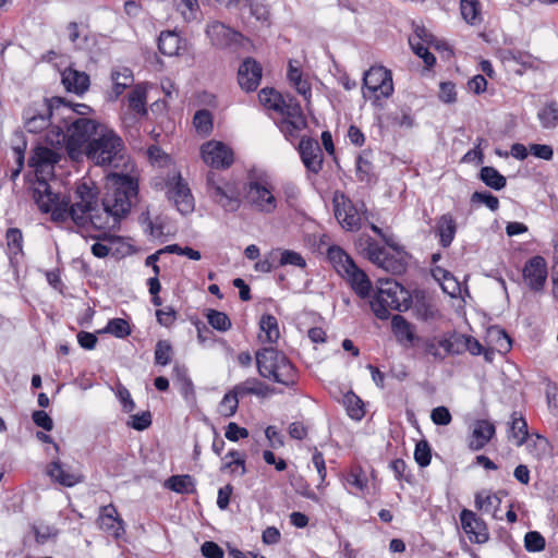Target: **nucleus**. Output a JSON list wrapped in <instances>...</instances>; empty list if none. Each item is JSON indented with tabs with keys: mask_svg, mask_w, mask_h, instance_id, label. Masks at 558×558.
Here are the masks:
<instances>
[{
	"mask_svg": "<svg viewBox=\"0 0 558 558\" xmlns=\"http://www.w3.org/2000/svg\"><path fill=\"white\" fill-rule=\"evenodd\" d=\"M107 193L101 199L104 214L99 211V190L92 180H83L74 190V203L70 196L53 193L47 181L38 182L33 198L39 210L51 214L54 222H65L69 218L80 228L92 225L95 229L118 228L133 204L137 201L138 180L128 173L110 172L106 175Z\"/></svg>",
	"mask_w": 558,
	"mask_h": 558,
	"instance_id": "f257e3e1",
	"label": "nucleus"
},
{
	"mask_svg": "<svg viewBox=\"0 0 558 558\" xmlns=\"http://www.w3.org/2000/svg\"><path fill=\"white\" fill-rule=\"evenodd\" d=\"M70 120V116L61 117V124L52 125L46 135V141L51 146L64 145L68 156L77 161L83 157L86 145L105 124L84 117Z\"/></svg>",
	"mask_w": 558,
	"mask_h": 558,
	"instance_id": "f03ea898",
	"label": "nucleus"
},
{
	"mask_svg": "<svg viewBox=\"0 0 558 558\" xmlns=\"http://www.w3.org/2000/svg\"><path fill=\"white\" fill-rule=\"evenodd\" d=\"M255 360L259 376L265 379L293 388L298 384V369L289 357L276 348L257 350Z\"/></svg>",
	"mask_w": 558,
	"mask_h": 558,
	"instance_id": "7ed1b4c3",
	"label": "nucleus"
},
{
	"mask_svg": "<svg viewBox=\"0 0 558 558\" xmlns=\"http://www.w3.org/2000/svg\"><path fill=\"white\" fill-rule=\"evenodd\" d=\"M124 149L121 136L105 124L86 145L83 156L96 166L118 168L123 160Z\"/></svg>",
	"mask_w": 558,
	"mask_h": 558,
	"instance_id": "20e7f679",
	"label": "nucleus"
},
{
	"mask_svg": "<svg viewBox=\"0 0 558 558\" xmlns=\"http://www.w3.org/2000/svg\"><path fill=\"white\" fill-rule=\"evenodd\" d=\"M59 108H64L63 98H45L41 102H33L24 109V126L29 133H39L51 124V119L59 121Z\"/></svg>",
	"mask_w": 558,
	"mask_h": 558,
	"instance_id": "39448f33",
	"label": "nucleus"
},
{
	"mask_svg": "<svg viewBox=\"0 0 558 558\" xmlns=\"http://www.w3.org/2000/svg\"><path fill=\"white\" fill-rule=\"evenodd\" d=\"M361 253L374 265L392 275H402L407 270V255L391 254L385 247L380 246L376 240L371 236L359 240Z\"/></svg>",
	"mask_w": 558,
	"mask_h": 558,
	"instance_id": "423d86ee",
	"label": "nucleus"
},
{
	"mask_svg": "<svg viewBox=\"0 0 558 558\" xmlns=\"http://www.w3.org/2000/svg\"><path fill=\"white\" fill-rule=\"evenodd\" d=\"M393 93L391 72L384 66H372L363 76V97H373V106L383 109L380 97L388 98Z\"/></svg>",
	"mask_w": 558,
	"mask_h": 558,
	"instance_id": "0eeeda50",
	"label": "nucleus"
},
{
	"mask_svg": "<svg viewBox=\"0 0 558 558\" xmlns=\"http://www.w3.org/2000/svg\"><path fill=\"white\" fill-rule=\"evenodd\" d=\"M207 190L211 199L227 213H235L241 207L240 192L231 183L221 185L217 173L209 171L206 177Z\"/></svg>",
	"mask_w": 558,
	"mask_h": 558,
	"instance_id": "6e6552de",
	"label": "nucleus"
},
{
	"mask_svg": "<svg viewBox=\"0 0 558 558\" xmlns=\"http://www.w3.org/2000/svg\"><path fill=\"white\" fill-rule=\"evenodd\" d=\"M204 162L215 169H228L234 161L233 150L222 142L209 141L202 145Z\"/></svg>",
	"mask_w": 558,
	"mask_h": 558,
	"instance_id": "1a4fd4ad",
	"label": "nucleus"
},
{
	"mask_svg": "<svg viewBox=\"0 0 558 558\" xmlns=\"http://www.w3.org/2000/svg\"><path fill=\"white\" fill-rule=\"evenodd\" d=\"M244 197L257 210L270 214L277 207V201L270 190L257 181L244 185Z\"/></svg>",
	"mask_w": 558,
	"mask_h": 558,
	"instance_id": "9d476101",
	"label": "nucleus"
},
{
	"mask_svg": "<svg viewBox=\"0 0 558 558\" xmlns=\"http://www.w3.org/2000/svg\"><path fill=\"white\" fill-rule=\"evenodd\" d=\"M461 527L471 543L484 544L489 539L486 522L474 511L462 509L460 512Z\"/></svg>",
	"mask_w": 558,
	"mask_h": 558,
	"instance_id": "9b49d317",
	"label": "nucleus"
},
{
	"mask_svg": "<svg viewBox=\"0 0 558 558\" xmlns=\"http://www.w3.org/2000/svg\"><path fill=\"white\" fill-rule=\"evenodd\" d=\"M206 35L210 39L213 46L225 49L240 46L243 35L230 28L219 21H214L206 27Z\"/></svg>",
	"mask_w": 558,
	"mask_h": 558,
	"instance_id": "f8f14e48",
	"label": "nucleus"
},
{
	"mask_svg": "<svg viewBox=\"0 0 558 558\" xmlns=\"http://www.w3.org/2000/svg\"><path fill=\"white\" fill-rule=\"evenodd\" d=\"M298 151L307 171L317 174L323 168V151L317 140L303 136L299 143Z\"/></svg>",
	"mask_w": 558,
	"mask_h": 558,
	"instance_id": "ddd939ff",
	"label": "nucleus"
},
{
	"mask_svg": "<svg viewBox=\"0 0 558 558\" xmlns=\"http://www.w3.org/2000/svg\"><path fill=\"white\" fill-rule=\"evenodd\" d=\"M174 183L169 187L168 197L182 215H189L194 210V197L187 183L178 173L173 177Z\"/></svg>",
	"mask_w": 558,
	"mask_h": 558,
	"instance_id": "4468645a",
	"label": "nucleus"
},
{
	"mask_svg": "<svg viewBox=\"0 0 558 558\" xmlns=\"http://www.w3.org/2000/svg\"><path fill=\"white\" fill-rule=\"evenodd\" d=\"M522 275L531 290H542L547 278V265L545 258L539 255L530 258L523 267Z\"/></svg>",
	"mask_w": 558,
	"mask_h": 558,
	"instance_id": "2eb2a0df",
	"label": "nucleus"
},
{
	"mask_svg": "<svg viewBox=\"0 0 558 558\" xmlns=\"http://www.w3.org/2000/svg\"><path fill=\"white\" fill-rule=\"evenodd\" d=\"M262 65L253 58H245L238 70V82L240 87L247 92L257 89L262 78Z\"/></svg>",
	"mask_w": 558,
	"mask_h": 558,
	"instance_id": "dca6fc26",
	"label": "nucleus"
},
{
	"mask_svg": "<svg viewBox=\"0 0 558 558\" xmlns=\"http://www.w3.org/2000/svg\"><path fill=\"white\" fill-rule=\"evenodd\" d=\"M97 521L102 531L109 533L117 539L125 533L124 521L119 515L113 504L100 507Z\"/></svg>",
	"mask_w": 558,
	"mask_h": 558,
	"instance_id": "f3484780",
	"label": "nucleus"
},
{
	"mask_svg": "<svg viewBox=\"0 0 558 558\" xmlns=\"http://www.w3.org/2000/svg\"><path fill=\"white\" fill-rule=\"evenodd\" d=\"M360 299L371 296L373 284L367 274L355 263L349 267V271L342 277Z\"/></svg>",
	"mask_w": 558,
	"mask_h": 558,
	"instance_id": "a211bd4d",
	"label": "nucleus"
},
{
	"mask_svg": "<svg viewBox=\"0 0 558 558\" xmlns=\"http://www.w3.org/2000/svg\"><path fill=\"white\" fill-rule=\"evenodd\" d=\"M501 495H506V492L499 490L494 493L483 489L475 494L474 506L476 510L484 513H492L494 519L501 520L502 518L498 515L501 506Z\"/></svg>",
	"mask_w": 558,
	"mask_h": 558,
	"instance_id": "6ab92c4d",
	"label": "nucleus"
},
{
	"mask_svg": "<svg viewBox=\"0 0 558 558\" xmlns=\"http://www.w3.org/2000/svg\"><path fill=\"white\" fill-rule=\"evenodd\" d=\"M61 83L68 92L83 95L89 88L90 80L85 72L69 66L61 72Z\"/></svg>",
	"mask_w": 558,
	"mask_h": 558,
	"instance_id": "aec40b11",
	"label": "nucleus"
},
{
	"mask_svg": "<svg viewBox=\"0 0 558 558\" xmlns=\"http://www.w3.org/2000/svg\"><path fill=\"white\" fill-rule=\"evenodd\" d=\"M391 329L401 345L404 348L414 347L418 336L414 332L413 325L403 316L397 314L391 317Z\"/></svg>",
	"mask_w": 558,
	"mask_h": 558,
	"instance_id": "412c9836",
	"label": "nucleus"
},
{
	"mask_svg": "<svg viewBox=\"0 0 558 558\" xmlns=\"http://www.w3.org/2000/svg\"><path fill=\"white\" fill-rule=\"evenodd\" d=\"M495 426L487 420H478L474 425L470 449L477 451L483 449L494 437Z\"/></svg>",
	"mask_w": 558,
	"mask_h": 558,
	"instance_id": "4be33fe9",
	"label": "nucleus"
},
{
	"mask_svg": "<svg viewBox=\"0 0 558 558\" xmlns=\"http://www.w3.org/2000/svg\"><path fill=\"white\" fill-rule=\"evenodd\" d=\"M47 474L53 482L65 487H72L83 481L82 475L65 470L59 460L52 461L48 465Z\"/></svg>",
	"mask_w": 558,
	"mask_h": 558,
	"instance_id": "5701e85b",
	"label": "nucleus"
},
{
	"mask_svg": "<svg viewBox=\"0 0 558 558\" xmlns=\"http://www.w3.org/2000/svg\"><path fill=\"white\" fill-rule=\"evenodd\" d=\"M112 90L108 95L107 100L116 101L123 92L133 84V73L129 68L122 70H112L111 72Z\"/></svg>",
	"mask_w": 558,
	"mask_h": 558,
	"instance_id": "b1692460",
	"label": "nucleus"
},
{
	"mask_svg": "<svg viewBox=\"0 0 558 558\" xmlns=\"http://www.w3.org/2000/svg\"><path fill=\"white\" fill-rule=\"evenodd\" d=\"M335 216L343 229L348 231H354L360 229L361 217L351 202H349L348 205H344L342 209L339 207V205H336Z\"/></svg>",
	"mask_w": 558,
	"mask_h": 558,
	"instance_id": "393cba45",
	"label": "nucleus"
},
{
	"mask_svg": "<svg viewBox=\"0 0 558 558\" xmlns=\"http://www.w3.org/2000/svg\"><path fill=\"white\" fill-rule=\"evenodd\" d=\"M61 159V154L54 149L46 146H37L34 148L32 156L28 159L29 167H47L54 166Z\"/></svg>",
	"mask_w": 558,
	"mask_h": 558,
	"instance_id": "a878e982",
	"label": "nucleus"
},
{
	"mask_svg": "<svg viewBox=\"0 0 558 558\" xmlns=\"http://www.w3.org/2000/svg\"><path fill=\"white\" fill-rule=\"evenodd\" d=\"M457 232V223L450 214L439 217L436 225V234L440 245L446 248L451 245Z\"/></svg>",
	"mask_w": 558,
	"mask_h": 558,
	"instance_id": "bb28decb",
	"label": "nucleus"
},
{
	"mask_svg": "<svg viewBox=\"0 0 558 558\" xmlns=\"http://www.w3.org/2000/svg\"><path fill=\"white\" fill-rule=\"evenodd\" d=\"M327 258L341 277L345 276L349 271V267L355 263L354 259L338 245H331L328 248Z\"/></svg>",
	"mask_w": 558,
	"mask_h": 558,
	"instance_id": "cd10ccee",
	"label": "nucleus"
},
{
	"mask_svg": "<svg viewBox=\"0 0 558 558\" xmlns=\"http://www.w3.org/2000/svg\"><path fill=\"white\" fill-rule=\"evenodd\" d=\"M327 258L341 277L345 276L349 271V267L355 263L354 259L338 245H331L328 248Z\"/></svg>",
	"mask_w": 558,
	"mask_h": 558,
	"instance_id": "c85d7f7f",
	"label": "nucleus"
},
{
	"mask_svg": "<svg viewBox=\"0 0 558 558\" xmlns=\"http://www.w3.org/2000/svg\"><path fill=\"white\" fill-rule=\"evenodd\" d=\"M8 254L11 265L17 263L16 256L23 255V233L19 228H9L5 232Z\"/></svg>",
	"mask_w": 558,
	"mask_h": 558,
	"instance_id": "c756f323",
	"label": "nucleus"
},
{
	"mask_svg": "<svg viewBox=\"0 0 558 558\" xmlns=\"http://www.w3.org/2000/svg\"><path fill=\"white\" fill-rule=\"evenodd\" d=\"M181 38L173 31H162L158 37V50L163 56L172 57L179 53Z\"/></svg>",
	"mask_w": 558,
	"mask_h": 558,
	"instance_id": "7c9ffc66",
	"label": "nucleus"
},
{
	"mask_svg": "<svg viewBox=\"0 0 558 558\" xmlns=\"http://www.w3.org/2000/svg\"><path fill=\"white\" fill-rule=\"evenodd\" d=\"M147 90L142 84L133 87L128 96L129 108L141 117L147 116L146 108Z\"/></svg>",
	"mask_w": 558,
	"mask_h": 558,
	"instance_id": "2f4dec72",
	"label": "nucleus"
},
{
	"mask_svg": "<svg viewBox=\"0 0 558 558\" xmlns=\"http://www.w3.org/2000/svg\"><path fill=\"white\" fill-rule=\"evenodd\" d=\"M175 380L179 384V389L185 401L192 402L195 400V390L192 379L187 374V369L184 366L175 365L173 367Z\"/></svg>",
	"mask_w": 558,
	"mask_h": 558,
	"instance_id": "473e14b6",
	"label": "nucleus"
},
{
	"mask_svg": "<svg viewBox=\"0 0 558 558\" xmlns=\"http://www.w3.org/2000/svg\"><path fill=\"white\" fill-rule=\"evenodd\" d=\"M478 179L488 187L500 191L507 184V179L496 168L484 166L481 168Z\"/></svg>",
	"mask_w": 558,
	"mask_h": 558,
	"instance_id": "72a5a7b5",
	"label": "nucleus"
},
{
	"mask_svg": "<svg viewBox=\"0 0 558 558\" xmlns=\"http://www.w3.org/2000/svg\"><path fill=\"white\" fill-rule=\"evenodd\" d=\"M165 486L178 494H190L195 490V480L189 474L172 475L165 482Z\"/></svg>",
	"mask_w": 558,
	"mask_h": 558,
	"instance_id": "f704fd0d",
	"label": "nucleus"
},
{
	"mask_svg": "<svg viewBox=\"0 0 558 558\" xmlns=\"http://www.w3.org/2000/svg\"><path fill=\"white\" fill-rule=\"evenodd\" d=\"M433 277L441 282V288L444 292L448 293L451 296H456L458 292H460L459 282L456 280L453 275L441 267H436L433 269Z\"/></svg>",
	"mask_w": 558,
	"mask_h": 558,
	"instance_id": "c9c22d12",
	"label": "nucleus"
},
{
	"mask_svg": "<svg viewBox=\"0 0 558 558\" xmlns=\"http://www.w3.org/2000/svg\"><path fill=\"white\" fill-rule=\"evenodd\" d=\"M259 102L276 112L282 110L283 96L272 87L262 88L258 93Z\"/></svg>",
	"mask_w": 558,
	"mask_h": 558,
	"instance_id": "e433bc0d",
	"label": "nucleus"
},
{
	"mask_svg": "<svg viewBox=\"0 0 558 558\" xmlns=\"http://www.w3.org/2000/svg\"><path fill=\"white\" fill-rule=\"evenodd\" d=\"M417 352H421L424 355H432L435 360L442 361L445 359V354L439 351L438 341H436L435 337H420L414 343V347Z\"/></svg>",
	"mask_w": 558,
	"mask_h": 558,
	"instance_id": "4c0bfd02",
	"label": "nucleus"
},
{
	"mask_svg": "<svg viewBox=\"0 0 558 558\" xmlns=\"http://www.w3.org/2000/svg\"><path fill=\"white\" fill-rule=\"evenodd\" d=\"M193 125L197 134L208 136L213 132L214 121L213 114L208 109H199L195 112L193 118Z\"/></svg>",
	"mask_w": 558,
	"mask_h": 558,
	"instance_id": "58836bf2",
	"label": "nucleus"
},
{
	"mask_svg": "<svg viewBox=\"0 0 558 558\" xmlns=\"http://www.w3.org/2000/svg\"><path fill=\"white\" fill-rule=\"evenodd\" d=\"M289 484L298 495L313 501H318V496L310 488L307 481L298 472L289 473Z\"/></svg>",
	"mask_w": 558,
	"mask_h": 558,
	"instance_id": "ea45409f",
	"label": "nucleus"
},
{
	"mask_svg": "<svg viewBox=\"0 0 558 558\" xmlns=\"http://www.w3.org/2000/svg\"><path fill=\"white\" fill-rule=\"evenodd\" d=\"M343 404L351 418L360 421L365 415L364 403L353 391H348L343 396Z\"/></svg>",
	"mask_w": 558,
	"mask_h": 558,
	"instance_id": "a19ab883",
	"label": "nucleus"
},
{
	"mask_svg": "<svg viewBox=\"0 0 558 558\" xmlns=\"http://www.w3.org/2000/svg\"><path fill=\"white\" fill-rule=\"evenodd\" d=\"M260 330L265 332V340L275 343L280 337L278 320L271 314H264L259 319Z\"/></svg>",
	"mask_w": 558,
	"mask_h": 558,
	"instance_id": "79ce46f5",
	"label": "nucleus"
},
{
	"mask_svg": "<svg viewBox=\"0 0 558 558\" xmlns=\"http://www.w3.org/2000/svg\"><path fill=\"white\" fill-rule=\"evenodd\" d=\"M510 433L511 437L517 439V446H522L529 437L527 423L522 415L518 416L517 412L511 415Z\"/></svg>",
	"mask_w": 558,
	"mask_h": 558,
	"instance_id": "37998d69",
	"label": "nucleus"
},
{
	"mask_svg": "<svg viewBox=\"0 0 558 558\" xmlns=\"http://www.w3.org/2000/svg\"><path fill=\"white\" fill-rule=\"evenodd\" d=\"M208 324L218 331H227L231 328L229 316L220 311L208 308L205 313Z\"/></svg>",
	"mask_w": 558,
	"mask_h": 558,
	"instance_id": "c03bdc74",
	"label": "nucleus"
},
{
	"mask_svg": "<svg viewBox=\"0 0 558 558\" xmlns=\"http://www.w3.org/2000/svg\"><path fill=\"white\" fill-rule=\"evenodd\" d=\"M438 345L442 348L448 355L461 354L463 352V336L456 332L438 340Z\"/></svg>",
	"mask_w": 558,
	"mask_h": 558,
	"instance_id": "a18cd8bd",
	"label": "nucleus"
},
{
	"mask_svg": "<svg viewBox=\"0 0 558 558\" xmlns=\"http://www.w3.org/2000/svg\"><path fill=\"white\" fill-rule=\"evenodd\" d=\"M278 126L284 137L291 141L306 126V119H282Z\"/></svg>",
	"mask_w": 558,
	"mask_h": 558,
	"instance_id": "49530a36",
	"label": "nucleus"
},
{
	"mask_svg": "<svg viewBox=\"0 0 558 558\" xmlns=\"http://www.w3.org/2000/svg\"><path fill=\"white\" fill-rule=\"evenodd\" d=\"M537 117L543 128H556L558 124V105L554 101L547 104L542 110H539Z\"/></svg>",
	"mask_w": 558,
	"mask_h": 558,
	"instance_id": "de8ad7c7",
	"label": "nucleus"
},
{
	"mask_svg": "<svg viewBox=\"0 0 558 558\" xmlns=\"http://www.w3.org/2000/svg\"><path fill=\"white\" fill-rule=\"evenodd\" d=\"M278 112L284 117L283 119H305L300 102L290 95L283 96L282 110Z\"/></svg>",
	"mask_w": 558,
	"mask_h": 558,
	"instance_id": "09e8293b",
	"label": "nucleus"
},
{
	"mask_svg": "<svg viewBox=\"0 0 558 558\" xmlns=\"http://www.w3.org/2000/svg\"><path fill=\"white\" fill-rule=\"evenodd\" d=\"M100 332L111 333L117 338L123 339L131 333V328L125 319L112 318Z\"/></svg>",
	"mask_w": 558,
	"mask_h": 558,
	"instance_id": "8fccbe9b",
	"label": "nucleus"
},
{
	"mask_svg": "<svg viewBox=\"0 0 558 558\" xmlns=\"http://www.w3.org/2000/svg\"><path fill=\"white\" fill-rule=\"evenodd\" d=\"M387 119L395 126L410 129L414 125V118L411 113L410 107H402L400 112H390L387 114Z\"/></svg>",
	"mask_w": 558,
	"mask_h": 558,
	"instance_id": "3c124183",
	"label": "nucleus"
},
{
	"mask_svg": "<svg viewBox=\"0 0 558 558\" xmlns=\"http://www.w3.org/2000/svg\"><path fill=\"white\" fill-rule=\"evenodd\" d=\"M239 8H247L252 16L257 21L267 22L269 17V11L267 7L259 0H241Z\"/></svg>",
	"mask_w": 558,
	"mask_h": 558,
	"instance_id": "603ef678",
	"label": "nucleus"
},
{
	"mask_svg": "<svg viewBox=\"0 0 558 558\" xmlns=\"http://www.w3.org/2000/svg\"><path fill=\"white\" fill-rule=\"evenodd\" d=\"M277 252L280 254V259L278 263V266L291 265V266H295L299 268L306 267V262L300 253L292 251V250H281V248H278Z\"/></svg>",
	"mask_w": 558,
	"mask_h": 558,
	"instance_id": "864d4df0",
	"label": "nucleus"
},
{
	"mask_svg": "<svg viewBox=\"0 0 558 558\" xmlns=\"http://www.w3.org/2000/svg\"><path fill=\"white\" fill-rule=\"evenodd\" d=\"M369 305L372 312L378 319L386 320L390 317V303L386 298H383V295L376 293L369 301Z\"/></svg>",
	"mask_w": 558,
	"mask_h": 558,
	"instance_id": "5fc2aeb1",
	"label": "nucleus"
},
{
	"mask_svg": "<svg viewBox=\"0 0 558 558\" xmlns=\"http://www.w3.org/2000/svg\"><path fill=\"white\" fill-rule=\"evenodd\" d=\"M173 354L172 345L168 340H159L155 347V363L166 366L171 362Z\"/></svg>",
	"mask_w": 558,
	"mask_h": 558,
	"instance_id": "6e6d98bb",
	"label": "nucleus"
},
{
	"mask_svg": "<svg viewBox=\"0 0 558 558\" xmlns=\"http://www.w3.org/2000/svg\"><path fill=\"white\" fill-rule=\"evenodd\" d=\"M414 460L421 468H426L430 464L432 448L426 439H421L415 445Z\"/></svg>",
	"mask_w": 558,
	"mask_h": 558,
	"instance_id": "4d7b16f0",
	"label": "nucleus"
},
{
	"mask_svg": "<svg viewBox=\"0 0 558 558\" xmlns=\"http://www.w3.org/2000/svg\"><path fill=\"white\" fill-rule=\"evenodd\" d=\"M239 397L233 390L228 391L219 404V412L225 417H231L236 413Z\"/></svg>",
	"mask_w": 558,
	"mask_h": 558,
	"instance_id": "13d9d810",
	"label": "nucleus"
},
{
	"mask_svg": "<svg viewBox=\"0 0 558 558\" xmlns=\"http://www.w3.org/2000/svg\"><path fill=\"white\" fill-rule=\"evenodd\" d=\"M461 14L469 24H476L480 14V3L477 0H461Z\"/></svg>",
	"mask_w": 558,
	"mask_h": 558,
	"instance_id": "bf43d9fd",
	"label": "nucleus"
},
{
	"mask_svg": "<svg viewBox=\"0 0 558 558\" xmlns=\"http://www.w3.org/2000/svg\"><path fill=\"white\" fill-rule=\"evenodd\" d=\"M546 541L537 531H530L524 536V547L530 553H538L544 550Z\"/></svg>",
	"mask_w": 558,
	"mask_h": 558,
	"instance_id": "052dcab7",
	"label": "nucleus"
},
{
	"mask_svg": "<svg viewBox=\"0 0 558 558\" xmlns=\"http://www.w3.org/2000/svg\"><path fill=\"white\" fill-rule=\"evenodd\" d=\"M63 105H64V108H59V119L61 117L70 116L71 117L70 121H72L75 119L74 114L85 116L93 111V109L88 105H85V104H74L73 105L71 102L65 101L64 98H63Z\"/></svg>",
	"mask_w": 558,
	"mask_h": 558,
	"instance_id": "680f3d73",
	"label": "nucleus"
},
{
	"mask_svg": "<svg viewBox=\"0 0 558 558\" xmlns=\"http://www.w3.org/2000/svg\"><path fill=\"white\" fill-rule=\"evenodd\" d=\"M415 308L418 318L424 322L436 320L440 317V313L436 305L425 300L417 302Z\"/></svg>",
	"mask_w": 558,
	"mask_h": 558,
	"instance_id": "e2e57ef3",
	"label": "nucleus"
},
{
	"mask_svg": "<svg viewBox=\"0 0 558 558\" xmlns=\"http://www.w3.org/2000/svg\"><path fill=\"white\" fill-rule=\"evenodd\" d=\"M489 336L495 337V342L497 345V350L499 352L507 353L510 351V349L512 347V341H511L510 336L506 332L505 329L499 328V327H493L489 330Z\"/></svg>",
	"mask_w": 558,
	"mask_h": 558,
	"instance_id": "0e129e2a",
	"label": "nucleus"
},
{
	"mask_svg": "<svg viewBox=\"0 0 558 558\" xmlns=\"http://www.w3.org/2000/svg\"><path fill=\"white\" fill-rule=\"evenodd\" d=\"M366 154L363 151L356 158V177L360 181L368 182L373 177V165L365 158Z\"/></svg>",
	"mask_w": 558,
	"mask_h": 558,
	"instance_id": "69168bd1",
	"label": "nucleus"
},
{
	"mask_svg": "<svg viewBox=\"0 0 558 558\" xmlns=\"http://www.w3.org/2000/svg\"><path fill=\"white\" fill-rule=\"evenodd\" d=\"M471 203L484 204L492 211L499 208V199L488 191H476L471 196Z\"/></svg>",
	"mask_w": 558,
	"mask_h": 558,
	"instance_id": "338daca9",
	"label": "nucleus"
},
{
	"mask_svg": "<svg viewBox=\"0 0 558 558\" xmlns=\"http://www.w3.org/2000/svg\"><path fill=\"white\" fill-rule=\"evenodd\" d=\"M151 413L149 411H143L142 413L131 415L128 426L142 432L147 429L151 425Z\"/></svg>",
	"mask_w": 558,
	"mask_h": 558,
	"instance_id": "774afa93",
	"label": "nucleus"
}]
</instances>
